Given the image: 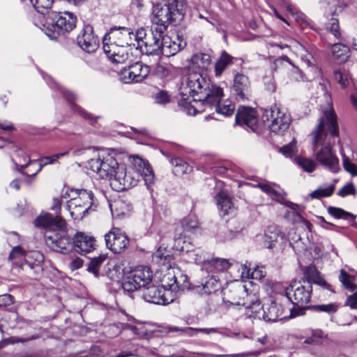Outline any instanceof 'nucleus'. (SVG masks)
<instances>
[{
	"instance_id": "11",
	"label": "nucleus",
	"mask_w": 357,
	"mask_h": 357,
	"mask_svg": "<svg viewBox=\"0 0 357 357\" xmlns=\"http://www.w3.org/2000/svg\"><path fill=\"white\" fill-rule=\"evenodd\" d=\"M143 298L149 303L159 305H166L174 301V298L170 295V291L167 287L154 284H149L144 288Z\"/></svg>"
},
{
	"instance_id": "34",
	"label": "nucleus",
	"mask_w": 357,
	"mask_h": 357,
	"mask_svg": "<svg viewBox=\"0 0 357 357\" xmlns=\"http://www.w3.org/2000/svg\"><path fill=\"white\" fill-rule=\"evenodd\" d=\"M279 239L283 240L284 234L276 229H269L264 235V245L271 249L275 247Z\"/></svg>"
},
{
	"instance_id": "24",
	"label": "nucleus",
	"mask_w": 357,
	"mask_h": 357,
	"mask_svg": "<svg viewBox=\"0 0 357 357\" xmlns=\"http://www.w3.org/2000/svg\"><path fill=\"white\" fill-rule=\"evenodd\" d=\"M239 305L243 306L248 311L250 310L253 316L258 315L261 311V303L255 293L248 292L245 287V295L241 297Z\"/></svg>"
},
{
	"instance_id": "36",
	"label": "nucleus",
	"mask_w": 357,
	"mask_h": 357,
	"mask_svg": "<svg viewBox=\"0 0 357 357\" xmlns=\"http://www.w3.org/2000/svg\"><path fill=\"white\" fill-rule=\"evenodd\" d=\"M355 276L349 275L344 269L340 271L339 280L344 289L354 292L356 291V286L354 284Z\"/></svg>"
},
{
	"instance_id": "35",
	"label": "nucleus",
	"mask_w": 357,
	"mask_h": 357,
	"mask_svg": "<svg viewBox=\"0 0 357 357\" xmlns=\"http://www.w3.org/2000/svg\"><path fill=\"white\" fill-rule=\"evenodd\" d=\"M170 162L174 167V173L177 176H181L192 171V167L180 158H172Z\"/></svg>"
},
{
	"instance_id": "26",
	"label": "nucleus",
	"mask_w": 357,
	"mask_h": 357,
	"mask_svg": "<svg viewBox=\"0 0 357 357\" xmlns=\"http://www.w3.org/2000/svg\"><path fill=\"white\" fill-rule=\"evenodd\" d=\"M195 261L197 264H203L207 271H223L227 270L231 266L230 262L225 259L216 258L210 260L200 257L196 258Z\"/></svg>"
},
{
	"instance_id": "25",
	"label": "nucleus",
	"mask_w": 357,
	"mask_h": 357,
	"mask_svg": "<svg viewBox=\"0 0 357 357\" xmlns=\"http://www.w3.org/2000/svg\"><path fill=\"white\" fill-rule=\"evenodd\" d=\"M243 295H245V286L238 284L225 289L223 292L222 300L226 304L239 305Z\"/></svg>"
},
{
	"instance_id": "20",
	"label": "nucleus",
	"mask_w": 357,
	"mask_h": 357,
	"mask_svg": "<svg viewBox=\"0 0 357 357\" xmlns=\"http://www.w3.org/2000/svg\"><path fill=\"white\" fill-rule=\"evenodd\" d=\"M302 271L303 277L301 281L303 283L312 284L313 282L331 291H334L331 285L324 280L314 265L304 266L302 268Z\"/></svg>"
},
{
	"instance_id": "6",
	"label": "nucleus",
	"mask_w": 357,
	"mask_h": 357,
	"mask_svg": "<svg viewBox=\"0 0 357 357\" xmlns=\"http://www.w3.org/2000/svg\"><path fill=\"white\" fill-rule=\"evenodd\" d=\"M77 18L70 12H50L47 17L46 34L52 40H56L70 32L76 26Z\"/></svg>"
},
{
	"instance_id": "45",
	"label": "nucleus",
	"mask_w": 357,
	"mask_h": 357,
	"mask_svg": "<svg viewBox=\"0 0 357 357\" xmlns=\"http://www.w3.org/2000/svg\"><path fill=\"white\" fill-rule=\"evenodd\" d=\"M181 225L184 230L191 231L197 229L199 226V222L195 215L190 214L181 221Z\"/></svg>"
},
{
	"instance_id": "3",
	"label": "nucleus",
	"mask_w": 357,
	"mask_h": 357,
	"mask_svg": "<svg viewBox=\"0 0 357 357\" xmlns=\"http://www.w3.org/2000/svg\"><path fill=\"white\" fill-rule=\"evenodd\" d=\"M203 93L205 95L204 99L193 102L202 105L205 104H214L223 96V89L210 83L206 75L199 72L189 73L185 79L182 82L181 94L182 96H195Z\"/></svg>"
},
{
	"instance_id": "37",
	"label": "nucleus",
	"mask_w": 357,
	"mask_h": 357,
	"mask_svg": "<svg viewBox=\"0 0 357 357\" xmlns=\"http://www.w3.org/2000/svg\"><path fill=\"white\" fill-rule=\"evenodd\" d=\"M68 154V151H65L63 153H59L52 155L51 156H45V157L40 158L38 160L39 164H38V169L36 170V172H34L33 174H32L29 176L34 177L38 174V172H39L42 169V168L44 166H45L47 165H50V164H54V163L56 162L57 160L60 158L67 155Z\"/></svg>"
},
{
	"instance_id": "48",
	"label": "nucleus",
	"mask_w": 357,
	"mask_h": 357,
	"mask_svg": "<svg viewBox=\"0 0 357 357\" xmlns=\"http://www.w3.org/2000/svg\"><path fill=\"white\" fill-rule=\"evenodd\" d=\"M167 331L168 333H170V332H184L187 330H190V331H196V332H201V333H206V334H210V333H217L218 332V330L217 328H191V327H189V328H178L176 326H167L165 328Z\"/></svg>"
},
{
	"instance_id": "18",
	"label": "nucleus",
	"mask_w": 357,
	"mask_h": 357,
	"mask_svg": "<svg viewBox=\"0 0 357 357\" xmlns=\"http://www.w3.org/2000/svg\"><path fill=\"white\" fill-rule=\"evenodd\" d=\"M77 45L87 53L95 52L99 47V40L93 33L91 26L86 25L77 37Z\"/></svg>"
},
{
	"instance_id": "4",
	"label": "nucleus",
	"mask_w": 357,
	"mask_h": 357,
	"mask_svg": "<svg viewBox=\"0 0 357 357\" xmlns=\"http://www.w3.org/2000/svg\"><path fill=\"white\" fill-rule=\"evenodd\" d=\"M172 258L169 255L165 256L160 250L156 251L153 255V261L167 269L162 278V282L164 283L165 287H167L171 296L172 293L188 289L190 287L188 276L178 267L169 264Z\"/></svg>"
},
{
	"instance_id": "7",
	"label": "nucleus",
	"mask_w": 357,
	"mask_h": 357,
	"mask_svg": "<svg viewBox=\"0 0 357 357\" xmlns=\"http://www.w3.org/2000/svg\"><path fill=\"white\" fill-rule=\"evenodd\" d=\"M66 193L70 199L68 207L72 218H83L93 203V192L86 189L71 188Z\"/></svg>"
},
{
	"instance_id": "49",
	"label": "nucleus",
	"mask_w": 357,
	"mask_h": 357,
	"mask_svg": "<svg viewBox=\"0 0 357 357\" xmlns=\"http://www.w3.org/2000/svg\"><path fill=\"white\" fill-rule=\"evenodd\" d=\"M297 164L304 171L308 173H312V172H314L317 165L316 163L312 160L305 158H297Z\"/></svg>"
},
{
	"instance_id": "9",
	"label": "nucleus",
	"mask_w": 357,
	"mask_h": 357,
	"mask_svg": "<svg viewBox=\"0 0 357 357\" xmlns=\"http://www.w3.org/2000/svg\"><path fill=\"white\" fill-rule=\"evenodd\" d=\"M263 119L271 121L268 126L270 130L278 134L286 131L291 121L290 114L281 111L276 105L265 111Z\"/></svg>"
},
{
	"instance_id": "13",
	"label": "nucleus",
	"mask_w": 357,
	"mask_h": 357,
	"mask_svg": "<svg viewBox=\"0 0 357 357\" xmlns=\"http://www.w3.org/2000/svg\"><path fill=\"white\" fill-rule=\"evenodd\" d=\"M165 31L155 26L149 30L146 38L140 45L139 49L143 54L147 55H159L161 53L162 40Z\"/></svg>"
},
{
	"instance_id": "2",
	"label": "nucleus",
	"mask_w": 357,
	"mask_h": 357,
	"mask_svg": "<svg viewBox=\"0 0 357 357\" xmlns=\"http://www.w3.org/2000/svg\"><path fill=\"white\" fill-rule=\"evenodd\" d=\"M328 131L331 137H338L339 128L337 116L330 102L320 117L318 125L312 132V145L316 152L317 160L331 172L337 173L340 170L339 160L335 155L330 143L324 142Z\"/></svg>"
},
{
	"instance_id": "38",
	"label": "nucleus",
	"mask_w": 357,
	"mask_h": 357,
	"mask_svg": "<svg viewBox=\"0 0 357 357\" xmlns=\"http://www.w3.org/2000/svg\"><path fill=\"white\" fill-rule=\"evenodd\" d=\"M106 255H100L98 257H93L88 265L87 270L91 273L96 278H99V268L102 263L107 259Z\"/></svg>"
},
{
	"instance_id": "53",
	"label": "nucleus",
	"mask_w": 357,
	"mask_h": 357,
	"mask_svg": "<svg viewBox=\"0 0 357 357\" xmlns=\"http://www.w3.org/2000/svg\"><path fill=\"white\" fill-rule=\"evenodd\" d=\"M284 3L287 10L295 16L296 20L301 24H305L307 22L306 17L302 13H300L296 10L292 5L290 4L289 0H284Z\"/></svg>"
},
{
	"instance_id": "58",
	"label": "nucleus",
	"mask_w": 357,
	"mask_h": 357,
	"mask_svg": "<svg viewBox=\"0 0 357 357\" xmlns=\"http://www.w3.org/2000/svg\"><path fill=\"white\" fill-rule=\"evenodd\" d=\"M280 151L286 157H290L296 152V146L295 140H293L289 144L280 148Z\"/></svg>"
},
{
	"instance_id": "21",
	"label": "nucleus",
	"mask_w": 357,
	"mask_h": 357,
	"mask_svg": "<svg viewBox=\"0 0 357 357\" xmlns=\"http://www.w3.org/2000/svg\"><path fill=\"white\" fill-rule=\"evenodd\" d=\"M122 165H119L116 158L109 153L101 156L100 178H109L111 181L117 174V171Z\"/></svg>"
},
{
	"instance_id": "61",
	"label": "nucleus",
	"mask_w": 357,
	"mask_h": 357,
	"mask_svg": "<svg viewBox=\"0 0 357 357\" xmlns=\"http://www.w3.org/2000/svg\"><path fill=\"white\" fill-rule=\"evenodd\" d=\"M345 305L349 306L351 309L357 308V291L347 297Z\"/></svg>"
},
{
	"instance_id": "12",
	"label": "nucleus",
	"mask_w": 357,
	"mask_h": 357,
	"mask_svg": "<svg viewBox=\"0 0 357 357\" xmlns=\"http://www.w3.org/2000/svg\"><path fill=\"white\" fill-rule=\"evenodd\" d=\"M132 31L125 26H114L110 29L109 33H106L102 39L103 45L105 42L109 44H115L120 47H128L134 45L132 43Z\"/></svg>"
},
{
	"instance_id": "27",
	"label": "nucleus",
	"mask_w": 357,
	"mask_h": 357,
	"mask_svg": "<svg viewBox=\"0 0 357 357\" xmlns=\"http://www.w3.org/2000/svg\"><path fill=\"white\" fill-rule=\"evenodd\" d=\"M221 287V283L215 275H208L203 279L201 286H197V291L202 294H211Z\"/></svg>"
},
{
	"instance_id": "19",
	"label": "nucleus",
	"mask_w": 357,
	"mask_h": 357,
	"mask_svg": "<svg viewBox=\"0 0 357 357\" xmlns=\"http://www.w3.org/2000/svg\"><path fill=\"white\" fill-rule=\"evenodd\" d=\"M258 116L255 109L239 107L236 114V123L255 131L257 128Z\"/></svg>"
},
{
	"instance_id": "1",
	"label": "nucleus",
	"mask_w": 357,
	"mask_h": 357,
	"mask_svg": "<svg viewBox=\"0 0 357 357\" xmlns=\"http://www.w3.org/2000/svg\"><path fill=\"white\" fill-rule=\"evenodd\" d=\"M34 225L43 228L45 244L51 250L63 252L71 246L72 240L75 250L82 255L91 252L94 249L95 240L84 233H77L73 238L68 234L66 220L59 215L54 216L51 213H41L34 220Z\"/></svg>"
},
{
	"instance_id": "30",
	"label": "nucleus",
	"mask_w": 357,
	"mask_h": 357,
	"mask_svg": "<svg viewBox=\"0 0 357 357\" xmlns=\"http://www.w3.org/2000/svg\"><path fill=\"white\" fill-rule=\"evenodd\" d=\"M58 89L63 93V97L70 103L71 109L82 115L84 118L86 119H90L91 116L86 111L83 109L79 105H75L73 102L76 100V96L70 91L68 89H65L61 86H58Z\"/></svg>"
},
{
	"instance_id": "15",
	"label": "nucleus",
	"mask_w": 357,
	"mask_h": 357,
	"mask_svg": "<svg viewBox=\"0 0 357 357\" xmlns=\"http://www.w3.org/2000/svg\"><path fill=\"white\" fill-rule=\"evenodd\" d=\"M150 68L142 62H136L128 68H124L121 73V79L126 84L140 82L149 74Z\"/></svg>"
},
{
	"instance_id": "33",
	"label": "nucleus",
	"mask_w": 357,
	"mask_h": 357,
	"mask_svg": "<svg viewBox=\"0 0 357 357\" xmlns=\"http://www.w3.org/2000/svg\"><path fill=\"white\" fill-rule=\"evenodd\" d=\"M217 204L222 215H227L234 210L229 197L225 192H220L216 196Z\"/></svg>"
},
{
	"instance_id": "32",
	"label": "nucleus",
	"mask_w": 357,
	"mask_h": 357,
	"mask_svg": "<svg viewBox=\"0 0 357 357\" xmlns=\"http://www.w3.org/2000/svg\"><path fill=\"white\" fill-rule=\"evenodd\" d=\"M234 58L229 54L226 51L221 52L220 56L215 64V75L220 77L226 69V68L233 63Z\"/></svg>"
},
{
	"instance_id": "62",
	"label": "nucleus",
	"mask_w": 357,
	"mask_h": 357,
	"mask_svg": "<svg viewBox=\"0 0 357 357\" xmlns=\"http://www.w3.org/2000/svg\"><path fill=\"white\" fill-rule=\"evenodd\" d=\"M1 303V306H6L14 303L13 297L10 294H3L0 296Z\"/></svg>"
},
{
	"instance_id": "63",
	"label": "nucleus",
	"mask_w": 357,
	"mask_h": 357,
	"mask_svg": "<svg viewBox=\"0 0 357 357\" xmlns=\"http://www.w3.org/2000/svg\"><path fill=\"white\" fill-rule=\"evenodd\" d=\"M23 255L24 251L22 250V249L20 247L17 246L13 249V250L10 253L8 258L9 259L12 260L16 257H22Z\"/></svg>"
},
{
	"instance_id": "14",
	"label": "nucleus",
	"mask_w": 357,
	"mask_h": 357,
	"mask_svg": "<svg viewBox=\"0 0 357 357\" xmlns=\"http://www.w3.org/2000/svg\"><path fill=\"white\" fill-rule=\"evenodd\" d=\"M107 248L114 253H121L129 245L130 240L120 229L113 227L105 235Z\"/></svg>"
},
{
	"instance_id": "60",
	"label": "nucleus",
	"mask_w": 357,
	"mask_h": 357,
	"mask_svg": "<svg viewBox=\"0 0 357 357\" xmlns=\"http://www.w3.org/2000/svg\"><path fill=\"white\" fill-rule=\"evenodd\" d=\"M322 4L329 9L333 15L335 14L337 9L340 11L342 10L341 7L338 6L337 0H322Z\"/></svg>"
},
{
	"instance_id": "43",
	"label": "nucleus",
	"mask_w": 357,
	"mask_h": 357,
	"mask_svg": "<svg viewBox=\"0 0 357 357\" xmlns=\"http://www.w3.org/2000/svg\"><path fill=\"white\" fill-rule=\"evenodd\" d=\"M328 212L330 215L338 219L342 218L344 220H349V218H351L352 220H354L356 218V215L354 214L337 207L330 206L328 208Z\"/></svg>"
},
{
	"instance_id": "23",
	"label": "nucleus",
	"mask_w": 357,
	"mask_h": 357,
	"mask_svg": "<svg viewBox=\"0 0 357 357\" xmlns=\"http://www.w3.org/2000/svg\"><path fill=\"white\" fill-rule=\"evenodd\" d=\"M263 311V319L266 321H276L282 319L284 309L282 306L275 301H271L270 303L261 306Z\"/></svg>"
},
{
	"instance_id": "44",
	"label": "nucleus",
	"mask_w": 357,
	"mask_h": 357,
	"mask_svg": "<svg viewBox=\"0 0 357 357\" xmlns=\"http://www.w3.org/2000/svg\"><path fill=\"white\" fill-rule=\"evenodd\" d=\"M197 104L198 105V103ZM178 105L188 115L197 114L199 112L198 107L203 106L200 104L197 106L192 105L191 101H188V98H185V96H183L182 100L178 102Z\"/></svg>"
},
{
	"instance_id": "17",
	"label": "nucleus",
	"mask_w": 357,
	"mask_h": 357,
	"mask_svg": "<svg viewBox=\"0 0 357 357\" xmlns=\"http://www.w3.org/2000/svg\"><path fill=\"white\" fill-rule=\"evenodd\" d=\"M138 175L132 169H127L123 165L119 168L117 174L111 182V185L116 188L117 191L127 190L137 185L138 178L134 174Z\"/></svg>"
},
{
	"instance_id": "54",
	"label": "nucleus",
	"mask_w": 357,
	"mask_h": 357,
	"mask_svg": "<svg viewBox=\"0 0 357 357\" xmlns=\"http://www.w3.org/2000/svg\"><path fill=\"white\" fill-rule=\"evenodd\" d=\"M342 156V165L345 171L350 173L353 176H357V166L352 163L348 157L345 155L342 152L341 153Z\"/></svg>"
},
{
	"instance_id": "52",
	"label": "nucleus",
	"mask_w": 357,
	"mask_h": 357,
	"mask_svg": "<svg viewBox=\"0 0 357 357\" xmlns=\"http://www.w3.org/2000/svg\"><path fill=\"white\" fill-rule=\"evenodd\" d=\"M309 309H313L317 312H324L327 313L335 312L337 309V305L335 303H330V304H322V305H310L307 307Z\"/></svg>"
},
{
	"instance_id": "42",
	"label": "nucleus",
	"mask_w": 357,
	"mask_h": 357,
	"mask_svg": "<svg viewBox=\"0 0 357 357\" xmlns=\"http://www.w3.org/2000/svg\"><path fill=\"white\" fill-rule=\"evenodd\" d=\"M141 175L143 177L147 188L150 190H153L152 185L154 183L155 178L153 172L149 164L144 162V167L142 170Z\"/></svg>"
},
{
	"instance_id": "57",
	"label": "nucleus",
	"mask_w": 357,
	"mask_h": 357,
	"mask_svg": "<svg viewBox=\"0 0 357 357\" xmlns=\"http://www.w3.org/2000/svg\"><path fill=\"white\" fill-rule=\"evenodd\" d=\"M88 167L93 172L97 173L100 177V169H101V156L99 155L97 158H93L89 160Z\"/></svg>"
},
{
	"instance_id": "31",
	"label": "nucleus",
	"mask_w": 357,
	"mask_h": 357,
	"mask_svg": "<svg viewBox=\"0 0 357 357\" xmlns=\"http://www.w3.org/2000/svg\"><path fill=\"white\" fill-rule=\"evenodd\" d=\"M222 97L214 104H205L208 107L215 106L217 113L221 114L225 116H231L235 111V105L230 100H225L220 102Z\"/></svg>"
},
{
	"instance_id": "46",
	"label": "nucleus",
	"mask_w": 357,
	"mask_h": 357,
	"mask_svg": "<svg viewBox=\"0 0 357 357\" xmlns=\"http://www.w3.org/2000/svg\"><path fill=\"white\" fill-rule=\"evenodd\" d=\"M242 275H245L248 278L255 280H261L265 276L264 272L262 268H255L252 271L248 268L245 265L243 266Z\"/></svg>"
},
{
	"instance_id": "28",
	"label": "nucleus",
	"mask_w": 357,
	"mask_h": 357,
	"mask_svg": "<svg viewBox=\"0 0 357 357\" xmlns=\"http://www.w3.org/2000/svg\"><path fill=\"white\" fill-rule=\"evenodd\" d=\"M190 66L201 70H207L211 63V56L205 53H196L190 59Z\"/></svg>"
},
{
	"instance_id": "47",
	"label": "nucleus",
	"mask_w": 357,
	"mask_h": 357,
	"mask_svg": "<svg viewBox=\"0 0 357 357\" xmlns=\"http://www.w3.org/2000/svg\"><path fill=\"white\" fill-rule=\"evenodd\" d=\"M333 77L342 88L347 87L349 85V80L351 79L349 73L345 70H335L333 73Z\"/></svg>"
},
{
	"instance_id": "40",
	"label": "nucleus",
	"mask_w": 357,
	"mask_h": 357,
	"mask_svg": "<svg viewBox=\"0 0 357 357\" xmlns=\"http://www.w3.org/2000/svg\"><path fill=\"white\" fill-rule=\"evenodd\" d=\"M30 1L38 13L43 15L50 13L49 10L52 6L53 0H30Z\"/></svg>"
},
{
	"instance_id": "59",
	"label": "nucleus",
	"mask_w": 357,
	"mask_h": 357,
	"mask_svg": "<svg viewBox=\"0 0 357 357\" xmlns=\"http://www.w3.org/2000/svg\"><path fill=\"white\" fill-rule=\"evenodd\" d=\"M154 100L158 104H166L170 101V96L167 91H160L155 94Z\"/></svg>"
},
{
	"instance_id": "10",
	"label": "nucleus",
	"mask_w": 357,
	"mask_h": 357,
	"mask_svg": "<svg viewBox=\"0 0 357 357\" xmlns=\"http://www.w3.org/2000/svg\"><path fill=\"white\" fill-rule=\"evenodd\" d=\"M304 284L302 281H294L286 289L285 294L294 305L303 307L310 301L312 286Z\"/></svg>"
},
{
	"instance_id": "41",
	"label": "nucleus",
	"mask_w": 357,
	"mask_h": 357,
	"mask_svg": "<svg viewBox=\"0 0 357 357\" xmlns=\"http://www.w3.org/2000/svg\"><path fill=\"white\" fill-rule=\"evenodd\" d=\"M348 50V47L341 43H335L332 46L333 58L340 61H344L347 59Z\"/></svg>"
},
{
	"instance_id": "29",
	"label": "nucleus",
	"mask_w": 357,
	"mask_h": 357,
	"mask_svg": "<svg viewBox=\"0 0 357 357\" xmlns=\"http://www.w3.org/2000/svg\"><path fill=\"white\" fill-rule=\"evenodd\" d=\"M161 43L160 54L167 57L175 55L181 49V44L172 40V39L165 34H164Z\"/></svg>"
},
{
	"instance_id": "55",
	"label": "nucleus",
	"mask_w": 357,
	"mask_h": 357,
	"mask_svg": "<svg viewBox=\"0 0 357 357\" xmlns=\"http://www.w3.org/2000/svg\"><path fill=\"white\" fill-rule=\"evenodd\" d=\"M147 34H149V31H146L144 28H140V29H137V31H136L135 33H134L132 32L133 36H132L131 38L132 39V43L134 41L137 42V48H138V47L139 48L140 45L142 44H143V43L144 42V40L146 38Z\"/></svg>"
},
{
	"instance_id": "16",
	"label": "nucleus",
	"mask_w": 357,
	"mask_h": 357,
	"mask_svg": "<svg viewBox=\"0 0 357 357\" xmlns=\"http://www.w3.org/2000/svg\"><path fill=\"white\" fill-rule=\"evenodd\" d=\"M231 93L238 101L248 100L252 97L251 83L248 77L237 73L234 78Z\"/></svg>"
},
{
	"instance_id": "56",
	"label": "nucleus",
	"mask_w": 357,
	"mask_h": 357,
	"mask_svg": "<svg viewBox=\"0 0 357 357\" xmlns=\"http://www.w3.org/2000/svg\"><path fill=\"white\" fill-rule=\"evenodd\" d=\"M356 190L352 183H347L337 192V195L344 197L349 195H356Z\"/></svg>"
},
{
	"instance_id": "8",
	"label": "nucleus",
	"mask_w": 357,
	"mask_h": 357,
	"mask_svg": "<svg viewBox=\"0 0 357 357\" xmlns=\"http://www.w3.org/2000/svg\"><path fill=\"white\" fill-rule=\"evenodd\" d=\"M153 278L151 268L146 266H139L132 270L122 282V287L126 291H134L149 285Z\"/></svg>"
},
{
	"instance_id": "39",
	"label": "nucleus",
	"mask_w": 357,
	"mask_h": 357,
	"mask_svg": "<svg viewBox=\"0 0 357 357\" xmlns=\"http://www.w3.org/2000/svg\"><path fill=\"white\" fill-rule=\"evenodd\" d=\"M335 189V184H331L328 186L325 187H319L317 190H314L310 194V197L312 199H321L322 197H328L331 196Z\"/></svg>"
},
{
	"instance_id": "64",
	"label": "nucleus",
	"mask_w": 357,
	"mask_h": 357,
	"mask_svg": "<svg viewBox=\"0 0 357 357\" xmlns=\"http://www.w3.org/2000/svg\"><path fill=\"white\" fill-rule=\"evenodd\" d=\"M83 265V261L82 259L77 257L75 259H73L70 263V268L73 270H77L81 268Z\"/></svg>"
},
{
	"instance_id": "5",
	"label": "nucleus",
	"mask_w": 357,
	"mask_h": 357,
	"mask_svg": "<svg viewBox=\"0 0 357 357\" xmlns=\"http://www.w3.org/2000/svg\"><path fill=\"white\" fill-rule=\"evenodd\" d=\"M152 22L154 26L166 31L171 23H178L185 15L183 0H167L164 5L158 3L153 7Z\"/></svg>"
},
{
	"instance_id": "50",
	"label": "nucleus",
	"mask_w": 357,
	"mask_h": 357,
	"mask_svg": "<svg viewBox=\"0 0 357 357\" xmlns=\"http://www.w3.org/2000/svg\"><path fill=\"white\" fill-rule=\"evenodd\" d=\"M326 29L330 31L335 38L340 39L341 33L340 31L338 20L332 17L328 23L326 24Z\"/></svg>"
},
{
	"instance_id": "51",
	"label": "nucleus",
	"mask_w": 357,
	"mask_h": 357,
	"mask_svg": "<svg viewBox=\"0 0 357 357\" xmlns=\"http://www.w3.org/2000/svg\"><path fill=\"white\" fill-rule=\"evenodd\" d=\"M38 338H39V335H31V337H27V338H21V337H12L7 338V339H5V340H3L0 341V343H2V342L3 343V345L2 347V349H3V347H5L8 344L24 343V342H27L29 341L34 340H36V339H38Z\"/></svg>"
},
{
	"instance_id": "22",
	"label": "nucleus",
	"mask_w": 357,
	"mask_h": 357,
	"mask_svg": "<svg viewBox=\"0 0 357 357\" xmlns=\"http://www.w3.org/2000/svg\"><path fill=\"white\" fill-rule=\"evenodd\" d=\"M128 47H120L115 44H109L105 42L103 49L107 57L116 63H123L128 61L129 56L127 51Z\"/></svg>"
}]
</instances>
